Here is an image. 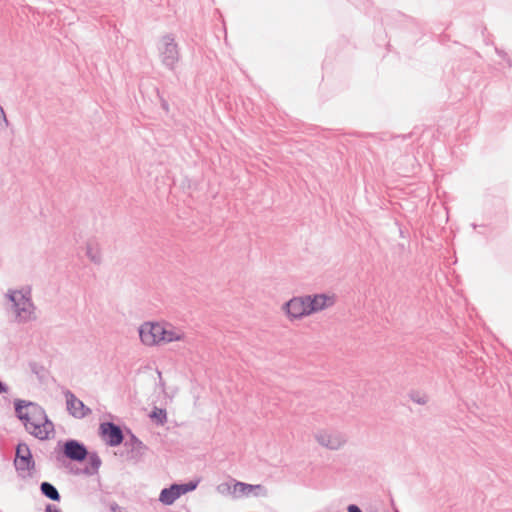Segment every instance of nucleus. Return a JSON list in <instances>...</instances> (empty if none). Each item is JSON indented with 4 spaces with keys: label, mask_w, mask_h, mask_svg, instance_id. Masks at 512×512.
<instances>
[{
    "label": "nucleus",
    "mask_w": 512,
    "mask_h": 512,
    "mask_svg": "<svg viewBox=\"0 0 512 512\" xmlns=\"http://www.w3.org/2000/svg\"><path fill=\"white\" fill-rule=\"evenodd\" d=\"M16 417L23 423L25 430L39 440H46L54 431L45 410L37 403L16 399L14 401Z\"/></svg>",
    "instance_id": "1"
},
{
    "label": "nucleus",
    "mask_w": 512,
    "mask_h": 512,
    "mask_svg": "<svg viewBox=\"0 0 512 512\" xmlns=\"http://www.w3.org/2000/svg\"><path fill=\"white\" fill-rule=\"evenodd\" d=\"M158 50L162 64L168 69H174L179 61L178 46L174 37L170 34L163 36L158 45Z\"/></svg>",
    "instance_id": "2"
},
{
    "label": "nucleus",
    "mask_w": 512,
    "mask_h": 512,
    "mask_svg": "<svg viewBox=\"0 0 512 512\" xmlns=\"http://www.w3.org/2000/svg\"><path fill=\"white\" fill-rule=\"evenodd\" d=\"M8 298L13 303L16 318L19 322H26L32 318L33 303L22 291H11L8 293Z\"/></svg>",
    "instance_id": "3"
},
{
    "label": "nucleus",
    "mask_w": 512,
    "mask_h": 512,
    "mask_svg": "<svg viewBox=\"0 0 512 512\" xmlns=\"http://www.w3.org/2000/svg\"><path fill=\"white\" fill-rule=\"evenodd\" d=\"M14 465L23 476L34 468V460L29 446L26 443H19L16 448Z\"/></svg>",
    "instance_id": "4"
},
{
    "label": "nucleus",
    "mask_w": 512,
    "mask_h": 512,
    "mask_svg": "<svg viewBox=\"0 0 512 512\" xmlns=\"http://www.w3.org/2000/svg\"><path fill=\"white\" fill-rule=\"evenodd\" d=\"M66 399V408L71 416L77 419H83L92 413L83 401L78 399L73 392L66 389L63 392Z\"/></svg>",
    "instance_id": "5"
},
{
    "label": "nucleus",
    "mask_w": 512,
    "mask_h": 512,
    "mask_svg": "<svg viewBox=\"0 0 512 512\" xmlns=\"http://www.w3.org/2000/svg\"><path fill=\"white\" fill-rule=\"evenodd\" d=\"M233 497L241 498V497H267L268 491L267 489L260 484H248L240 481L233 480Z\"/></svg>",
    "instance_id": "6"
},
{
    "label": "nucleus",
    "mask_w": 512,
    "mask_h": 512,
    "mask_svg": "<svg viewBox=\"0 0 512 512\" xmlns=\"http://www.w3.org/2000/svg\"><path fill=\"white\" fill-rule=\"evenodd\" d=\"M315 439L321 446L330 450H337L346 442V438L340 432L327 430L318 431Z\"/></svg>",
    "instance_id": "7"
},
{
    "label": "nucleus",
    "mask_w": 512,
    "mask_h": 512,
    "mask_svg": "<svg viewBox=\"0 0 512 512\" xmlns=\"http://www.w3.org/2000/svg\"><path fill=\"white\" fill-rule=\"evenodd\" d=\"M283 308L291 319H299L311 314L305 296L290 299Z\"/></svg>",
    "instance_id": "8"
},
{
    "label": "nucleus",
    "mask_w": 512,
    "mask_h": 512,
    "mask_svg": "<svg viewBox=\"0 0 512 512\" xmlns=\"http://www.w3.org/2000/svg\"><path fill=\"white\" fill-rule=\"evenodd\" d=\"M100 431L105 443L111 447L120 445L124 436L121 428L113 422H104L100 425Z\"/></svg>",
    "instance_id": "9"
},
{
    "label": "nucleus",
    "mask_w": 512,
    "mask_h": 512,
    "mask_svg": "<svg viewBox=\"0 0 512 512\" xmlns=\"http://www.w3.org/2000/svg\"><path fill=\"white\" fill-rule=\"evenodd\" d=\"M63 453L70 460L81 462L87 458L88 450L78 440L69 439L64 443Z\"/></svg>",
    "instance_id": "10"
},
{
    "label": "nucleus",
    "mask_w": 512,
    "mask_h": 512,
    "mask_svg": "<svg viewBox=\"0 0 512 512\" xmlns=\"http://www.w3.org/2000/svg\"><path fill=\"white\" fill-rule=\"evenodd\" d=\"M160 323L146 322L139 328V336L143 344L152 346L160 343Z\"/></svg>",
    "instance_id": "11"
},
{
    "label": "nucleus",
    "mask_w": 512,
    "mask_h": 512,
    "mask_svg": "<svg viewBox=\"0 0 512 512\" xmlns=\"http://www.w3.org/2000/svg\"><path fill=\"white\" fill-rule=\"evenodd\" d=\"M160 342L170 343L174 341H184L186 334L183 329L175 327L170 323H160Z\"/></svg>",
    "instance_id": "12"
},
{
    "label": "nucleus",
    "mask_w": 512,
    "mask_h": 512,
    "mask_svg": "<svg viewBox=\"0 0 512 512\" xmlns=\"http://www.w3.org/2000/svg\"><path fill=\"white\" fill-rule=\"evenodd\" d=\"M305 300H307L311 314L322 311L332 306L335 302L333 296L326 294L306 295Z\"/></svg>",
    "instance_id": "13"
},
{
    "label": "nucleus",
    "mask_w": 512,
    "mask_h": 512,
    "mask_svg": "<svg viewBox=\"0 0 512 512\" xmlns=\"http://www.w3.org/2000/svg\"><path fill=\"white\" fill-rule=\"evenodd\" d=\"M124 445L129 449L127 457L131 460H139L146 450V446L134 434L130 435Z\"/></svg>",
    "instance_id": "14"
},
{
    "label": "nucleus",
    "mask_w": 512,
    "mask_h": 512,
    "mask_svg": "<svg viewBox=\"0 0 512 512\" xmlns=\"http://www.w3.org/2000/svg\"><path fill=\"white\" fill-rule=\"evenodd\" d=\"M180 497L177 483L161 490L159 501L164 505H172Z\"/></svg>",
    "instance_id": "15"
},
{
    "label": "nucleus",
    "mask_w": 512,
    "mask_h": 512,
    "mask_svg": "<svg viewBox=\"0 0 512 512\" xmlns=\"http://www.w3.org/2000/svg\"><path fill=\"white\" fill-rule=\"evenodd\" d=\"M40 490L41 493L48 499L52 501H60V494L53 484L44 481L40 485Z\"/></svg>",
    "instance_id": "16"
},
{
    "label": "nucleus",
    "mask_w": 512,
    "mask_h": 512,
    "mask_svg": "<svg viewBox=\"0 0 512 512\" xmlns=\"http://www.w3.org/2000/svg\"><path fill=\"white\" fill-rule=\"evenodd\" d=\"M87 458H88V463L90 465V468H86V473L92 475V474L96 473L98 471V469L100 468L101 459L98 456V454L95 452L88 453Z\"/></svg>",
    "instance_id": "17"
},
{
    "label": "nucleus",
    "mask_w": 512,
    "mask_h": 512,
    "mask_svg": "<svg viewBox=\"0 0 512 512\" xmlns=\"http://www.w3.org/2000/svg\"><path fill=\"white\" fill-rule=\"evenodd\" d=\"M86 255L92 262L96 264H99L101 262V253L97 246H94L90 243L87 244Z\"/></svg>",
    "instance_id": "18"
},
{
    "label": "nucleus",
    "mask_w": 512,
    "mask_h": 512,
    "mask_svg": "<svg viewBox=\"0 0 512 512\" xmlns=\"http://www.w3.org/2000/svg\"><path fill=\"white\" fill-rule=\"evenodd\" d=\"M150 418L157 424L163 425L167 420L166 410L155 407L150 413Z\"/></svg>",
    "instance_id": "19"
},
{
    "label": "nucleus",
    "mask_w": 512,
    "mask_h": 512,
    "mask_svg": "<svg viewBox=\"0 0 512 512\" xmlns=\"http://www.w3.org/2000/svg\"><path fill=\"white\" fill-rule=\"evenodd\" d=\"M198 486V481H189L187 483L177 484L180 496L195 490Z\"/></svg>",
    "instance_id": "20"
},
{
    "label": "nucleus",
    "mask_w": 512,
    "mask_h": 512,
    "mask_svg": "<svg viewBox=\"0 0 512 512\" xmlns=\"http://www.w3.org/2000/svg\"><path fill=\"white\" fill-rule=\"evenodd\" d=\"M216 491L221 495H232L233 496V485L229 482H223L217 485Z\"/></svg>",
    "instance_id": "21"
},
{
    "label": "nucleus",
    "mask_w": 512,
    "mask_h": 512,
    "mask_svg": "<svg viewBox=\"0 0 512 512\" xmlns=\"http://www.w3.org/2000/svg\"><path fill=\"white\" fill-rule=\"evenodd\" d=\"M410 398L413 402H415L419 405H424L428 401V398L425 394H422L420 392H415V391L410 393Z\"/></svg>",
    "instance_id": "22"
},
{
    "label": "nucleus",
    "mask_w": 512,
    "mask_h": 512,
    "mask_svg": "<svg viewBox=\"0 0 512 512\" xmlns=\"http://www.w3.org/2000/svg\"><path fill=\"white\" fill-rule=\"evenodd\" d=\"M495 51L499 57H501L506 62V67L510 68L512 66V61L508 57L507 53L503 50H500L498 48H495Z\"/></svg>",
    "instance_id": "23"
},
{
    "label": "nucleus",
    "mask_w": 512,
    "mask_h": 512,
    "mask_svg": "<svg viewBox=\"0 0 512 512\" xmlns=\"http://www.w3.org/2000/svg\"><path fill=\"white\" fill-rule=\"evenodd\" d=\"M45 512H62L59 508H57L55 505L48 504L45 508Z\"/></svg>",
    "instance_id": "24"
},
{
    "label": "nucleus",
    "mask_w": 512,
    "mask_h": 512,
    "mask_svg": "<svg viewBox=\"0 0 512 512\" xmlns=\"http://www.w3.org/2000/svg\"><path fill=\"white\" fill-rule=\"evenodd\" d=\"M348 512H362V510L355 504H350L347 507Z\"/></svg>",
    "instance_id": "25"
},
{
    "label": "nucleus",
    "mask_w": 512,
    "mask_h": 512,
    "mask_svg": "<svg viewBox=\"0 0 512 512\" xmlns=\"http://www.w3.org/2000/svg\"><path fill=\"white\" fill-rule=\"evenodd\" d=\"M110 510L112 512H122L121 511V507L118 504H116V503L111 504Z\"/></svg>",
    "instance_id": "26"
},
{
    "label": "nucleus",
    "mask_w": 512,
    "mask_h": 512,
    "mask_svg": "<svg viewBox=\"0 0 512 512\" xmlns=\"http://www.w3.org/2000/svg\"><path fill=\"white\" fill-rule=\"evenodd\" d=\"M8 391V387L0 380V394L6 393Z\"/></svg>",
    "instance_id": "27"
},
{
    "label": "nucleus",
    "mask_w": 512,
    "mask_h": 512,
    "mask_svg": "<svg viewBox=\"0 0 512 512\" xmlns=\"http://www.w3.org/2000/svg\"><path fill=\"white\" fill-rule=\"evenodd\" d=\"M0 113L2 114L3 116V119L5 121V123L7 124V119H6V116H5V113H4V110L0 107Z\"/></svg>",
    "instance_id": "28"
}]
</instances>
